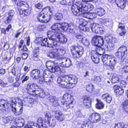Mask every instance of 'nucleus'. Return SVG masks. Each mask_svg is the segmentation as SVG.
I'll list each match as a JSON object with an SVG mask.
<instances>
[{"label":"nucleus","mask_w":128,"mask_h":128,"mask_svg":"<svg viewBox=\"0 0 128 128\" xmlns=\"http://www.w3.org/2000/svg\"><path fill=\"white\" fill-rule=\"evenodd\" d=\"M66 53L65 50L62 49H54L52 50L47 54L48 56L56 59L60 58V56H64Z\"/></svg>","instance_id":"nucleus-8"},{"label":"nucleus","mask_w":128,"mask_h":128,"mask_svg":"<svg viewBox=\"0 0 128 128\" xmlns=\"http://www.w3.org/2000/svg\"><path fill=\"white\" fill-rule=\"evenodd\" d=\"M96 113H92L90 115L89 118L88 120H89L90 121L92 122H94L95 117L96 116Z\"/></svg>","instance_id":"nucleus-50"},{"label":"nucleus","mask_w":128,"mask_h":128,"mask_svg":"<svg viewBox=\"0 0 128 128\" xmlns=\"http://www.w3.org/2000/svg\"><path fill=\"white\" fill-rule=\"evenodd\" d=\"M80 4H74L71 7V11L73 14L75 16H78L82 14L81 11L82 10V8H80Z\"/></svg>","instance_id":"nucleus-12"},{"label":"nucleus","mask_w":128,"mask_h":128,"mask_svg":"<svg viewBox=\"0 0 128 128\" xmlns=\"http://www.w3.org/2000/svg\"><path fill=\"white\" fill-rule=\"evenodd\" d=\"M44 121H42L40 123V128H46V124L48 123L49 124L50 126L54 127L55 125L56 122L55 120L52 119L51 120L50 119L48 120Z\"/></svg>","instance_id":"nucleus-15"},{"label":"nucleus","mask_w":128,"mask_h":128,"mask_svg":"<svg viewBox=\"0 0 128 128\" xmlns=\"http://www.w3.org/2000/svg\"><path fill=\"white\" fill-rule=\"evenodd\" d=\"M72 55L74 58L80 57L83 54L84 51L82 46L80 45L72 46L70 47Z\"/></svg>","instance_id":"nucleus-6"},{"label":"nucleus","mask_w":128,"mask_h":128,"mask_svg":"<svg viewBox=\"0 0 128 128\" xmlns=\"http://www.w3.org/2000/svg\"><path fill=\"white\" fill-rule=\"evenodd\" d=\"M48 39L53 42H59L60 44L65 43L67 41L64 35L60 33H56L50 32L48 33Z\"/></svg>","instance_id":"nucleus-2"},{"label":"nucleus","mask_w":128,"mask_h":128,"mask_svg":"<svg viewBox=\"0 0 128 128\" xmlns=\"http://www.w3.org/2000/svg\"><path fill=\"white\" fill-rule=\"evenodd\" d=\"M17 104L19 106H22L23 103L22 102L21 100L19 99H12L11 100L10 103L11 107H14L16 106V104Z\"/></svg>","instance_id":"nucleus-22"},{"label":"nucleus","mask_w":128,"mask_h":128,"mask_svg":"<svg viewBox=\"0 0 128 128\" xmlns=\"http://www.w3.org/2000/svg\"><path fill=\"white\" fill-rule=\"evenodd\" d=\"M10 104L8 103L7 101L4 100H1L0 101V112L2 113L4 112H9L11 109V105L10 104ZM8 113V112H7Z\"/></svg>","instance_id":"nucleus-10"},{"label":"nucleus","mask_w":128,"mask_h":128,"mask_svg":"<svg viewBox=\"0 0 128 128\" xmlns=\"http://www.w3.org/2000/svg\"><path fill=\"white\" fill-rule=\"evenodd\" d=\"M90 72V70H86L84 75V77L85 78H87L90 76L91 74V73Z\"/></svg>","instance_id":"nucleus-59"},{"label":"nucleus","mask_w":128,"mask_h":128,"mask_svg":"<svg viewBox=\"0 0 128 128\" xmlns=\"http://www.w3.org/2000/svg\"><path fill=\"white\" fill-rule=\"evenodd\" d=\"M118 29V30H120V29L122 31V32H121L119 33L120 36H122L126 34V32L124 30V26L123 24L119 23Z\"/></svg>","instance_id":"nucleus-30"},{"label":"nucleus","mask_w":128,"mask_h":128,"mask_svg":"<svg viewBox=\"0 0 128 128\" xmlns=\"http://www.w3.org/2000/svg\"><path fill=\"white\" fill-rule=\"evenodd\" d=\"M58 62V61L57 60V61H56L54 62L51 61H48L46 62V66L50 71V68L51 69L53 68L54 64L57 65H58L59 64H60V63H59Z\"/></svg>","instance_id":"nucleus-25"},{"label":"nucleus","mask_w":128,"mask_h":128,"mask_svg":"<svg viewBox=\"0 0 128 128\" xmlns=\"http://www.w3.org/2000/svg\"><path fill=\"white\" fill-rule=\"evenodd\" d=\"M119 80L118 75H114L112 78V83H115L118 82Z\"/></svg>","instance_id":"nucleus-42"},{"label":"nucleus","mask_w":128,"mask_h":128,"mask_svg":"<svg viewBox=\"0 0 128 128\" xmlns=\"http://www.w3.org/2000/svg\"><path fill=\"white\" fill-rule=\"evenodd\" d=\"M126 83L125 81L122 80L121 82L120 86H121L122 88H124L126 87Z\"/></svg>","instance_id":"nucleus-63"},{"label":"nucleus","mask_w":128,"mask_h":128,"mask_svg":"<svg viewBox=\"0 0 128 128\" xmlns=\"http://www.w3.org/2000/svg\"><path fill=\"white\" fill-rule=\"evenodd\" d=\"M78 78L75 76H60L57 80V83L60 82L61 81L66 82L77 83Z\"/></svg>","instance_id":"nucleus-9"},{"label":"nucleus","mask_w":128,"mask_h":128,"mask_svg":"<svg viewBox=\"0 0 128 128\" xmlns=\"http://www.w3.org/2000/svg\"><path fill=\"white\" fill-rule=\"evenodd\" d=\"M93 89V86L92 84H90L87 86L86 90L89 92H90Z\"/></svg>","instance_id":"nucleus-56"},{"label":"nucleus","mask_w":128,"mask_h":128,"mask_svg":"<svg viewBox=\"0 0 128 128\" xmlns=\"http://www.w3.org/2000/svg\"><path fill=\"white\" fill-rule=\"evenodd\" d=\"M96 114L94 119V123L97 122H98L100 119V114L96 113Z\"/></svg>","instance_id":"nucleus-52"},{"label":"nucleus","mask_w":128,"mask_h":128,"mask_svg":"<svg viewBox=\"0 0 128 128\" xmlns=\"http://www.w3.org/2000/svg\"><path fill=\"white\" fill-rule=\"evenodd\" d=\"M13 18L8 16L6 18V19L4 21V23L6 24H8L12 21Z\"/></svg>","instance_id":"nucleus-48"},{"label":"nucleus","mask_w":128,"mask_h":128,"mask_svg":"<svg viewBox=\"0 0 128 128\" xmlns=\"http://www.w3.org/2000/svg\"><path fill=\"white\" fill-rule=\"evenodd\" d=\"M45 118H47V120L50 119L51 117L50 113L48 112H46L44 113Z\"/></svg>","instance_id":"nucleus-54"},{"label":"nucleus","mask_w":128,"mask_h":128,"mask_svg":"<svg viewBox=\"0 0 128 128\" xmlns=\"http://www.w3.org/2000/svg\"><path fill=\"white\" fill-rule=\"evenodd\" d=\"M105 52L104 49L100 47L97 48L96 50L94 51V54H97L98 55H102Z\"/></svg>","instance_id":"nucleus-36"},{"label":"nucleus","mask_w":128,"mask_h":128,"mask_svg":"<svg viewBox=\"0 0 128 128\" xmlns=\"http://www.w3.org/2000/svg\"><path fill=\"white\" fill-rule=\"evenodd\" d=\"M124 126V125L122 124L118 123L115 124V128H123Z\"/></svg>","instance_id":"nucleus-60"},{"label":"nucleus","mask_w":128,"mask_h":128,"mask_svg":"<svg viewBox=\"0 0 128 128\" xmlns=\"http://www.w3.org/2000/svg\"><path fill=\"white\" fill-rule=\"evenodd\" d=\"M105 11L104 8H100L97 9L95 13L96 15L98 16H101L104 15L105 13Z\"/></svg>","instance_id":"nucleus-31"},{"label":"nucleus","mask_w":128,"mask_h":128,"mask_svg":"<svg viewBox=\"0 0 128 128\" xmlns=\"http://www.w3.org/2000/svg\"><path fill=\"white\" fill-rule=\"evenodd\" d=\"M96 17V14L95 13H89L88 12V18L90 19H93Z\"/></svg>","instance_id":"nucleus-49"},{"label":"nucleus","mask_w":128,"mask_h":128,"mask_svg":"<svg viewBox=\"0 0 128 128\" xmlns=\"http://www.w3.org/2000/svg\"><path fill=\"white\" fill-rule=\"evenodd\" d=\"M40 49L39 47H37L35 48V54H34V60H39L38 58V55L39 54Z\"/></svg>","instance_id":"nucleus-41"},{"label":"nucleus","mask_w":128,"mask_h":128,"mask_svg":"<svg viewBox=\"0 0 128 128\" xmlns=\"http://www.w3.org/2000/svg\"><path fill=\"white\" fill-rule=\"evenodd\" d=\"M34 87L32 86L31 84L29 83L27 86L26 89L29 94L31 95H34Z\"/></svg>","instance_id":"nucleus-27"},{"label":"nucleus","mask_w":128,"mask_h":128,"mask_svg":"<svg viewBox=\"0 0 128 128\" xmlns=\"http://www.w3.org/2000/svg\"><path fill=\"white\" fill-rule=\"evenodd\" d=\"M47 98L48 99L50 100L53 106H56L58 105V98L55 96H48Z\"/></svg>","instance_id":"nucleus-23"},{"label":"nucleus","mask_w":128,"mask_h":128,"mask_svg":"<svg viewBox=\"0 0 128 128\" xmlns=\"http://www.w3.org/2000/svg\"><path fill=\"white\" fill-rule=\"evenodd\" d=\"M92 124V123H88L84 128H92L93 126Z\"/></svg>","instance_id":"nucleus-62"},{"label":"nucleus","mask_w":128,"mask_h":128,"mask_svg":"<svg viewBox=\"0 0 128 128\" xmlns=\"http://www.w3.org/2000/svg\"><path fill=\"white\" fill-rule=\"evenodd\" d=\"M118 50L123 53L125 55L127 54V49L126 46H122L118 48Z\"/></svg>","instance_id":"nucleus-40"},{"label":"nucleus","mask_w":128,"mask_h":128,"mask_svg":"<svg viewBox=\"0 0 128 128\" xmlns=\"http://www.w3.org/2000/svg\"><path fill=\"white\" fill-rule=\"evenodd\" d=\"M92 41L94 45L98 47L102 46L104 43L103 37L99 36H94L93 38Z\"/></svg>","instance_id":"nucleus-11"},{"label":"nucleus","mask_w":128,"mask_h":128,"mask_svg":"<svg viewBox=\"0 0 128 128\" xmlns=\"http://www.w3.org/2000/svg\"><path fill=\"white\" fill-rule=\"evenodd\" d=\"M122 107L126 112L128 114V100H126L123 102Z\"/></svg>","instance_id":"nucleus-39"},{"label":"nucleus","mask_w":128,"mask_h":128,"mask_svg":"<svg viewBox=\"0 0 128 128\" xmlns=\"http://www.w3.org/2000/svg\"><path fill=\"white\" fill-rule=\"evenodd\" d=\"M82 43L85 46H87L89 44L88 40L86 38H82Z\"/></svg>","instance_id":"nucleus-51"},{"label":"nucleus","mask_w":128,"mask_h":128,"mask_svg":"<svg viewBox=\"0 0 128 128\" xmlns=\"http://www.w3.org/2000/svg\"><path fill=\"white\" fill-rule=\"evenodd\" d=\"M58 84L61 87L68 88H73L75 87L76 86L77 83H71L70 82H66L64 81H61V82L58 83Z\"/></svg>","instance_id":"nucleus-14"},{"label":"nucleus","mask_w":128,"mask_h":128,"mask_svg":"<svg viewBox=\"0 0 128 128\" xmlns=\"http://www.w3.org/2000/svg\"><path fill=\"white\" fill-rule=\"evenodd\" d=\"M11 109L14 113L16 115L21 114L22 112V106H19L17 108H16V106L11 107Z\"/></svg>","instance_id":"nucleus-21"},{"label":"nucleus","mask_w":128,"mask_h":128,"mask_svg":"<svg viewBox=\"0 0 128 128\" xmlns=\"http://www.w3.org/2000/svg\"><path fill=\"white\" fill-rule=\"evenodd\" d=\"M52 78L48 76H46V77L43 76L42 79L40 77V82H41L42 83H47L48 82H50Z\"/></svg>","instance_id":"nucleus-35"},{"label":"nucleus","mask_w":128,"mask_h":128,"mask_svg":"<svg viewBox=\"0 0 128 128\" xmlns=\"http://www.w3.org/2000/svg\"><path fill=\"white\" fill-rule=\"evenodd\" d=\"M52 72L48 71L47 70H45L44 72L43 76L46 77V76H48L50 77V78H52Z\"/></svg>","instance_id":"nucleus-46"},{"label":"nucleus","mask_w":128,"mask_h":128,"mask_svg":"<svg viewBox=\"0 0 128 128\" xmlns=\"http://www.w3.org/2000/svg\"><path fill=\"white\" fill-rule=\"evenodd\" d=\"M120 64L122 71L125 73H128V60L124 59L121 62Z\"/></svg>","instance_id":"nucleus-18"},{"label":"nucleus","mask_w":128,"mask_h":128,"mask_svg":"<svg viewBox=\"0 0 128 128\" xmlns=\"http://www.w3.org/2000/svg\"><path fill=\"white\" fill-rule=\"evenodd\" d=\"M114 92L117 94L122 95L123 94L124 91L123 89L121 88L118 85H116L113 87Z\"/></svg>","instance_id":"nucleus-24"},{"label":"nucleus","mask_w":128,"mask_h":128,"mask_svg":"<svg viewBox=\"0 0 128 128\" xmlns=\"http://www.w3.org/2000/svg\"><path fill=\"white\" fill-rule=\"evenodd\" d=\"M79 24V28L80 29L82 30V29H85L86 28V26L87 25V22L83 19H81L80 20Z\"/></svg>","instance_id":"nucleus-33"},{"label":"nucleus","mask_w":128,"mask_h":128,"mask_svg":"<svg viewBox=\"0 0 128 128\" xmlns=\"http://www.w3.org/2000/svg\"><path fill=\"white\" fill-rule=\"evenodd\" d=\"M52 15V8L48 6L44 8L40 12V22L46 23Z\"/></svg>","instance_id":"nucleus-5"},{"label":"nucleus","mask_w":128,"mask_h":128,"mask_svg":"<svg viewBox=\"0 0 128 128\" xmlns=\"http://www.w3.org/2000/svg\"><path fill=\"white\" fill-rule=\"evenodd\" d=\"M63 18L62 15L60 13H56L54 16L55 19L58 20H61L62 18Z\"/></svg>","instance_id":"nucleus-47"},{"label":"nucleus","mask_w":128,"mask_h":128,"mask_svg":"<svg viewBox=\"0 0 128 128\" xmlns=\"http://www.w3.org/2000/svg\"><path fill=\"white\" fill-rule=\"evenodd\" d=\"M16 125L19 127L22 126L24 122V120L22 119L16 118Z\"/></svg>","instance_id":"nucleus-34"},{"label":"nucleus","mask_w":128,"mask_h":128,"mask_svg":"<svg viewBox=\"0 0 128 128\" xmlns=\"http://www.w3.org/2000/svg\"><path fill=\"white\" fill-rule=\"evenodd\" d=\"M100 21L101 22L104 23V24H108H108L110 22L109 20V19L107 18L100 19Z\"/></svg>","instance_id":"nucleus-44"},{"label":"nucleus","mask_w":128,"mask_h":128,"mask_svg":"<svg viewBox=\"0 0 128 128\" xmlns=\"http://www.w3.org/2000/svg\"><path fill=\"white\" fill-rule=\"evenodd\" d=\"M74 100L70 94H64L60 104L61 106L65 110L72 108L74 106Z\"/></svg>","instance_id":"nucleus-3"},{"label":"nucleus","mask_w":128,"mask_h":128,"mask_svg":"<svg viewBox=\"0 0 128 128\" xmlns=\"http://www.w3.org/2000/svg\"><path fill=\"white\" fill-rule=\"evenodd\" d=\"M120 3V6L121 8H124L126 5V0H119Z\"/></svg>","instance_id":"nucleus-43"},{"label":"nucleus","mask_w":128,"mask_h":128,"mask_svg":"<svg viewBox=\"0 0 128 128\" xmlns=\"http://www.w3.org/2000/svg\"><path fill=\"white\" fill-rule=\"evenodd\" d=\"M47 38H44L42 41L41 45L42 46H47L49 47L54 48L56 47L57 46V43L56 42H53L52 41V43H50V42H47Z\"/></svg>","instance_id":"nucleus-16"},{"label":"nucleus","mask_w":128,"mask_h":128,"mask_svg":"<svg viewBox=\"0 0 128 128\" xmlns=\"http://www.w3.org/2000/svg\"><path fill=\"white\" fill-rule=\"evenodd\" d=\"M102 98L103 99H104L106 102L108 103L110 102L112 99V96L108 93L104 94L102 95Z\"/></svg>","instance_id":"nucleus-29"},{"label":"nucleus","mask_w":128,"mask_h":128,"mask_svg":"<svg viewBox=\"0 0 128 128\" xmlns=\"http://www.w3.org/2000/svg\"><path fill=\"white\" fill-rule=\"evenodd\" d=\"M116 56L118 58H121V61H122L124 60L122 59V57L124 56L125 55L120 51H119L118 50V51L116 53Z\"/></svg>","instance_id":"nucleus-45"},{"label":"nucleus","mask_w":128,"mask_h":128,"mask_svg":"<svg viewBox=\"0 0 128 128\" xmlns=\"http://www.w3.org/2000/svg\"><path fill=\"white\" fill-rule=\"evenodd\" d=\"M40 37H38L36 38L35 40V42L38 46L40 44Z\"/></svg>","instance_id":"nucleus-64"},{"label":"nucleus","mask_w":128,"mask_h":128,"mask_svg":"<svg viewBox=\"0 0 128 128\" xmlns=\"http://www.w3.org/2000/svg\"><path fill=\"white\" fill-rule=\"evenodd\" d=\"M96 100L97 103L96 105V108L99 109H101L103 108L104 106V103L100 100L97 99Z\"/></svg>","instance_id":"nucleus-32"},{"label":"nucleus","mask_w":128,"mask_h":128,"mask_svg":"<svg viewBox=\"0 0 128 128\" xmlns=\"http://www.w3.org/2000/svg\"><path fill=\"white\" fill-rule=\"evenodd\" d=\"M79 7L82 8L83 10L88 12L92 10L94 8V6L92 4L87 3L83 4H80Z\"/></svg>","instance_id":"nucleus-17"},{"label":"nucleus","mask_w":128,"mask_h":128,"mask_svg":"<svg viewBox=\"0 0 128 128\" xmlns=\"http://www.w3.org/2000/svg\"><path fill=\"white\" fill-rule=\"evenodd\" d=\"M83 100V103L84 105L88 106L90 105L91 102L90 97L87 96H85L82 98Z\"/></svg>","instance_id":"nucleus-28"},{"label":"nucleus","mask_w":128,"mask_h":128,"mask_svg":"<svg viewBox=\"0 0 128 128\" xmlns=\"http://www.w3.org/2000/svg\"><path fill=\"white\" fill-rule=\"evenodd\" d=\"M40 71L37 69H34L31 72V76L33 78L38 79L40 77Z\"/></svg>","instance_id":"nucleus-20"},{"label":"nucleus","mask_w":128,"mask_h":128,"mask_svg":"<svg viewBox=\"0 0 128 128\" xmlns=\"http://www.w3.org/2000/svg\"><path fill=\"white\" fill-rule=\"evenodd\" d=\"M93 80L97 82H100L101 80V78L98 76H94Z\"/></svg>","instance_id":"nucleus-61"},{"label":"nucleus","mask_w":128,"mask_h":128,"mask_svg":"<svg viewBox=\"0 0 128 128\" xmlns=\"http://www.w3.org/2000/svg\"><path fill=\"white\" fill-rule=\"evenodd\" d=\"M55 117L60 122L63 121L65 118L64 115L61 112L58 111L56 112Z\"/></svg>","instance_id":"nucleus-26"},{"label":"nucleus","mask_w":128,"mask_h":128,"mask_svg":"<svg viewBox=\"0 0 128 128\" xmlns=\"http://www.w3.org/2000/svg\"><path fill=\"white\" fill-rule=\"evenodd\" d=\"M94 54L93 55L91 56V58L93 61L95 63L97 64L99 62V56L97 54Z\"/></svg>","instance_id":"nucleus-38"},{"label":"nucleus","mask_w":128,"mask_h":128,"mask_svg":"<svg viewBox=\"0 0 128 128\" xmlns=\"http://www.w3.org/2000/svg\"><path fill=\"white\" fill-rule=\"evenodd\" d=\"M50 71L52 72H58V74H60L61 70L60 67L58 66H55L53 67V68L51 69L50 68Z\"/></svg>","instance_id":"nucleus-37"},{"label":"nucleus","mask_w":128,"mask_h":128,"mask_svg":"<svg viewBox=\"0 0 128 128\" xmlns=\"http://www.w3.org/2000/svg\"><path fill=\"white\" fill-rule=\"evenodd\" d=\"M15 3L17 5L20 7H22L23 9L21 8L19 11L20 14H23L24 16H28L30 14L29 10L28 8V5L26 2L24 1H21V0H16Z\"/></svg>","instance_id":"nucleus-7"},{"label":"nucleus","mask_w":128,"mask_h":128,"mask_svg":"<svg viewBox=\"0 0 128 128\" xmlns=\"http://www.w3.org/2000/svg\"><path fill=\"white\" fill-rule=\"evenodd\" d=\"M81 11L82 12V14L80 15H81L82 16L88 18V12H87V11H85V10H82Z\"/></svg>","instance_id":"nucleus-58"},{"label":"nucleus","mask_w":128,"mask_h":128,"mask_svg":"<svg viewBox=\"0 0 128 128\" xmlns=\"http://www.w3.org/2000/svg\"><path fill=\"white\" fill-rule=\"evenodd\" d=\"M14 10H10L8 13V16L13 18L14 16Z\"/></svg>","instance_id":"nucleus-57"},{"label":"nucleus","mask_w":128,"mask_h":128,"mask_svg":"<svg viewBox=\"0 0 128 128\" xmlns=\"http://www.w3.org/2000/svg\"><path fill=\"white\" fill-rule=\"evenodd\" d=\"M71 64V61L69 59L66 58H63L62 59L61 66L68 68L70 67Z\"/></svg>","instance_id":"nucleus-19"},{"label":"nucleus","mask_w":128,"mask_h":128,"mask_svg":"<svg viewBox=\"0 0 128 128\" xmlns=\"http://www.w3.org/2000/svg\"><path fill=\"white\" fill-rule=\"evenodd\" d=\"M90 26L92 31L95 33H100L102 31V28L98 24H91Z\"/></svg>","instance_id":"nucleus-13"},{"label":"nucleus","mask_w":128,"mask_h":128,"mask_svg":"<svg viewBox=\"0 0 128 128\" xmlns=\"http://www.w3.org/2000/svg\"><path fill=\"white\" fill-rule=\"evenodd\" d=\"M33 124H32L29 123L25 126L24 128H33ZM36 126L38 128H40V126L38 124H37Z\"/></svg>","instance_id":"nucleus-55"},{"label":"nucleus","mask_w":128,"mask_h":128,"mask_svg":"<svg viewBox=\"0 0 128 128\" xmlns=\"http://www.w3.org/2000/svg\"><path fill=\"white\" fill-rule=\"evenodd\" d=\"M10 118L8 117H4L2 118V121L5 124L8 123L10 121Z\"/></svg>","instance_id":"nucleus-53"},{"label":"nucleus","mask_w":128,"mask_h":128,"mask_svg":"<svg viewBox=\"0 0 128 128\" xmlns=\"http://www.w3.org/2000/svg\"><path fill=\"white\" fill-rule=\"evenodd\" d=\"M102 60L104 65L110 66L111 70H113L117 62L116 57L108 54L103 55Z\"/></svg>","instance_id":"nucleus-4"},{"label":"nucleus","mask_w":128,"mask_h":128,"mask_svg":"<svg viewBox=\"0 0 128 128\" xmlns=\"http://www.w3.org/2000/svg\"><path fill=\"white\" fill-rule=\"evenodd\" d=\"M51 29L52 31H49L47 33L48 38V33L50 32L58 34L63 30L70 34L73 33L75 30V27L72 24H68L66 23H63L62 24L60 23L55 24L52 26Z\"/></svg>","instance_id":"nucleus-1"}]
</instances>
